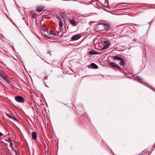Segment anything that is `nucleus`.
Listing matches in <instances>:
<instances>
[{"instance_id": "nucleus-12", "label": "nucleus", "mask_w": 155, "mask_h": 155, "mask_svg": "<svg viewBox=\"0 0 155 155\" xmlns=\"http://www.w3.org/2000/svg\"><path fill=\"white\" fill-rule=\"evenodd\" d=\"M101 25H103L105 29H108L110 28L109 25L107 24L102 23Z\"/></svg>"}, {"instance_id": "nucleus-1", "label": "nucleus", "mask_w": 155, "mask_h": 155, "mask_svg": "<svg viewBox=\"0 0 155 155\" xmlns=\"http://www.w3.org/2000/svg\"><path fill=\"white\" fill-rule=\"evenodd\" d=\"M15 100L17 102L20 103H24L25 99L24 98L20 96H17L15 97Z\"/></svg>"}, {"instance_id": "nucleus-13", "label": "nucleus", "mask_w": 155, "mask_h": 155, "mask_svg": "<svg viewBox=\"0 0 155 155\" xmlns=\"http://www.w3.org/2000/svg\"><path fill=\"white\" fill-rule=\"evenodd\" d=\"M31 14L32 18H36L38 17L37 14L34 12H31Z\"/></svg>"}, {"instance_id": "nucleus-10", "label": "nucleus", "mask_w": 155, "mask_h": 155, "mask_svg": "<svg viewBox=\"0 0 155 155\" xmlns=\"http://www.w3.org/2000/svg\"><path fill=\"white\" fill-rule=\"evenodd\" d=\"M111 57L112 59L114 60H120L121 59H122V58L118 56H112Z\"/></svg>"}, {"instance_id": "nucleus-16", "label": "nucleus", "mask_w": 155, "mask_h": 155, "mask_svg": "<svg viewBox=\"0 0 155 155\" xmlns=\"http://www.w3.org/2000/svg\"><path fill=\"white\" fill-rule=\"evenodd\" d=\"M120 62L119 63L120 65L122 67H124L125 66V64L124 61L123 59V58H122V59H121L120 60Z\"/></svg>"}, {"instance_id": "nucleus-4", "label": "nucleus", "mask_w": 155, "mask_h": 155, "mask_svg": "<svg viewBox=\"0 0 155 155\" xmlns=\"http://www.w3.org/2000/svg\"><path fill=\"white\" fill-rule=\"evenodd\" d=\"M68 21L71 25L73 26H75L77 25V23L75 20L73 18L68 20Z\"/></svg>"}, {"instance_id": "nucleus-21", "label": "nucleus", "mask_w": 155, "mask_h": 155, "mask_svg": "<svg viewBox=\"0 0 155 155\" xmlns=\"http://www.w3.org/2000/svg\"><path fill=\"white\" fill-rule=\"evenodd\" d=\"M12 150H13L14 152H15V153H17V152L15 150H14V148H13V147H11Z\"/></svg>"}, {"instance_id": "nucleus-17", "label": "nucleus", "mask_w": 155, "mask_h": 155, "mask_svg": "<svg viewBox=\"0 0 155 155\" xmlns=\"http://www.w3.org/2000/svg\"><path fill=\"white\" fill-rule=\"evenodd\" d=\"M89 55L92 54H97V52H95L93 50L90 51L88 53Z\"/></svg>"}, {"instance_id": "nucleus-9", "label": "nucleus", "mask_w": 155, "mask_h": 155, "mask_svg": "<svg viewBox=\"0 0 155 155\" xmlns=\"http://www.w3.org/2000/svg\"><path fill=\"white\" fill-rule=\"evenodd\" d=\"M31 137L32 139L34 140H36L37 139V136L36 132H32L31 134Z\"/></svg>"}, {"instance_id": "nucleus-6", "label": "nucleus", "mask_w": 155, "mask_h": 155, "mask_svg": "<svg viewBox=\"0 0 155 155\" xmlns=\"http://www.w3.org/2000/svg\"><path fill=\"white\" fill-rule=\"evenodd\" d=\"M44 8V7L42 6H38L36 7V11L39 13L43 11Z\"/></svg>"}, {"instance_id": "nucleus-14", "label": "nucleus", "mask_w": 155, "mask_h": 155, "mask_svg": "<svg viewBox=\"0 0 155 155\" xmlns=\"http://www.w3.org/2000/svg\"><path fill=\"white\" fill-rule=\"evenodd\" d=\"M59 15L61 18L64 19L66 18V15L64 13L61 12L59 13Z\"/></svg>"}, {"instance_id": "nucleus-15", "label": "nucleus", "mask_w": 155, "mask_h": 155, "mask_svg": "<svg viewBox=\"0 0 155 155\" xmlns=\"http://www.w3.org/2000/svg\"><path fill=\"white\" fill-rule=\"evenodd\" d=\"M41 29L44 31H46L47 30V28L43 25L41 26Z\"/></svg>"}, {"instance_id": "nucleus-7", "label": "nucleus", "mask_w": 155, "mask_h": 155, "mask_svg": "<svg viewBox=\"0 0 155 155\" xmlns=\"http://www.w3.org/2000/svg\"><path fill=\"white\" fill-rule=\"evenodd\" d=\"M80 38V35H79L77 34L72 37L71 38V40L72 41H74L79 39Z\"/></svg>"}, {"instance_id": "nucleus-3", "label": "nucleus", "mask_w": 155, "mask_h": 155, "mask_svg": "<svg viewBox=\"0 0 155 155\" xmlns=\"http://www.w3.org/2000/svg\"><path fill=\"white\" fill-rule=\"evenodd\" d=\"M109 65L111 68H113L114 69L116 68L118 70H120L121 68L119 66L113 62H110Z\"/></svg>"}, {"instance_id": "nucleus-8", "label": "nucleus", "mask_w": 155, "mask_h": 155, "mask_svg": "<svg viewBox=\"0 0 155 155\" xmlns=\"http://www.w3.org/2000/svg\"><path fill=\"white\" fill-rule=\"evenodd\" d=\"M58 19H59V25L60 28H59V29L61 31H62L63 30V22L59 18H58Z\"/></svg>"}, {"instance_id": "nucleus-23", "label": "nucleus", "mask_w": 155, "mask_h": 155, "mask_svg": "<svg viewBox=\"0 0 155 155\" xmlns=\"http://www.w3.org/2000/svg\"><path fill=\"white\" fill-rule=\"evenodd\" d=\"M3 134L2 133L0 132V136H3Z\"/></svg>"}, {"instance_id": "nucleus-22", "label": "nucleus", "mask_w": 155, "mask_h": 155, "mask_svg": "<svg viewBox=\"0 0 155 155\" xmlns=\"http://www.w3.org/2000/svg\"><path fill=\"white\" fill-rule=\"evenodd\" d=\"M7 116H8L9 117L11 118H13L11 116L9 115L8 114Z\"/></svg>"}, {"instance_id": "nucleus-26", "label": "nucleus", "mask_w": 155, "mask_h": 155, "mask_svg": "<svg viewBox=\"0 0 155 155\" xmlns=\"http://www.w3.org/2000/svg\"><path fill=\"white\" fill-rule=\"evenodd\" d=\"M47 37V38H51L50 37Z\"/></svg>"}, {"instance_id": "nucleus-5", "label": "nucleus", "mask_w": 155, "mask_h": 155, "mask_svg": "<svg viewBox=\"0 0 155 155\" xmlns=\"http://www.w3.org/2000/svg\"><path fill=\"white\" fill-rule=\"evenodd\" d=\"M110 45V44L107 41H104L103 47L102 48V49L104 50L107 49L109 47Z\"/></svg>"}, {"instance_id": "nucleus-11", "label": "nucleus", "mask_w": 155, "mask_h": 155, "mask_svg": "<svg viewBox=\"0 0 155 155\" xmlns=\"http://www.w3.org/2000/svg\"><path fill=\"white\" fill-rule=\"evenodd\" d=\"M91 67L93 69H96L98 68L97 65L94 63H92L90 64Z\"/></svg>"}, {"instance_id": "nucleus-25", "label": "nucleus", "mask_w": 155, "mask_h": 155, "mask_svg": "<svg viewBox=\"0 0 155 155\" xmlns=\"http://www.w3.org/2000/svg\"><path fill=\"white\" fill-rule=\"evenodd\" d=\"M124 35H122V36H120V37H124Z\"/></svg>"}, {"instance_id": "nucleus-18", "label": "nucleus", "mask_w": 155, "mask_h": 155, "mask_svg": "<svg viewBox=\"0 0 155 155\" xmlns=\"http://www.w3.org/2000/svg\"><path fill=\"white\" fill-rule=\"evenodd\" d=\"M49 34H51L55 36H56L57 35V34L56 33L53 32L52 31H50L49 32Z\"/></svg>"}, {"instance_id": "nucleus-20", "label": "nucleus", "mask_w": 155, "mask_h": 155, "mask_svg": "<svg viewBox=\"0 0 155 155\" xmlns=\"http://www.w3.org/2000/svg\"><path fill=\"white\" fill-rule=\"evenodd\" d=\"M9 146L10 147H13V143L12 142H11V143H10V145H9Z\"/></svg>"}, {"instance_id": "nucleus-27", "label": "nucleus", "mask_w": 155, "mask_h": 155, "mask_svg": "<svg viewBox=\"0 0 155 155\" xmlns=\"http://www.w3.org/2000/svg\"><path fill=\"white\" fill-rule=\"evenodd\" d=\"M12 116H13V117H14V118H16V117L12 115Z\"/></svg>"}, {"instance_id": "nucleus-19", "label": "nucleus", "mask_w": 155, "mask_h": 155, "mask_svg": "<svg viewBox=\"0 0 155 155\" xmlns=\"http://www.w3.org/2000/svg\"><path fill=\"white\" fill-rule=\"evenodd\" d=\"M8 141L10 143H11V142H12L11 138L10 137H9V138L8 139Z\"/></svg>"}, {"instance_id": "nucleus-24", "label": "nucleus", "mask_w": 155, "mask_h": 155, "mask_svg": "<svg viewBox=\"0 0 155 155\" xmlns=\"http://www.w3.org/2000/svg\"><path fill=\"white\" fill-rule=\"evenodd\" d=\"M118 4H127V3H119Z\"/></svg>"}, {"instance_id": "nucleus-2", "label": "nucleus", "mask_w": 155, "mask_h": 155, "mask_svg": "<svg viewBox=\"0 0 155 155\" xmlns=\"http://www.w3.org/2000/svg\"><path fill=\"white\" fill-rule=\"evenodd\" d=\"M0 77L4 81H6L8 80V78L4 71L0 70Z\"/></svg>"}]
</instances>
